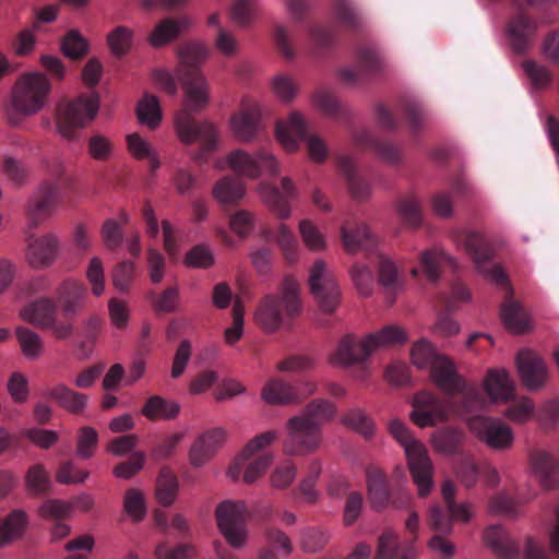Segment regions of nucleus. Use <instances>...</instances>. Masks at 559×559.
<instances>
[{"instance_id":"nucleus-1","label":"nucleus","mask_w":559,"mask_h":559,"mask_svg":"<svg viewBox=\"0 0 559 559\" xmlns=\"http://www.w3.org/2000/svg\"><path fill=\"white\" fill-rule=\"evenodd\" d=\"M413 364L418 368H429L435 383L447 397L440 399L430 392L417 393L414 397V409L411 419L420 428L437 425L450 417V408L453 406L454 393L463 394V404L466 409L479 408L485 400L479 391L469 385L460 376L454 364L445 356L439 355L427 340H420L412 347Z\"/></svg>"},{"instance_id":"nucleus-2","label":"nucleus","mask_w":559,"mask_h":559,"mask_svg":"<svg viewBox=\"0 0 559 559\" xmlns=\"http://www.w3.org/2000/svg\"><path fill=\"white\" fill-rule=\"evenodd\" d=\"M179 66L177 76L181 82L186 95L185 108L175 119L178 136L186 144L201 142V151L197 160H203L206 155L216 148L217 132L210 122H198L192 112L204 109L209 102V84L200 72L199 67L209 57L207 48L199 43H188L178 50Z\"/></svg>"},{"instance_id":"nucleus-3","label":"nucleus","mask_w":559,"mask_h":559,"mask_svg":"<svg viewBox=\"0 0 559 559\" xmlns=\"http://www.w3.org/2000/svg\"><path fill=\"white\" fill-rule=\"evenodd\" d=\"M476 265L477 271L487 280L507 289L508 299L501 306V319L512 333H524L528 329L527 314L523 307L512 298V288L508 277L499 264H491L493 249L488 240L478 231L461 230L454 236Z\"/></svg>"},{"instance_id":"nucleus-4","label":"nucleus","mask_w":559,"mask_h":559,"mask_svg":"<svg viewBox=\"0 0 559 559\" xmlns=\"http://www.w3.org/2000/svg\"><path fill=\"white\" fill-rule=\"evenodd\" d=\"M335 413L336 407L330 401L317 399L308 403L287 420L283 452L296 456L314 452L322 441V425L333 419Z\"/></svg>"},{"instance_id":"nucleus-5","label":"nucleus","mask_w":559,"mask_h":559,"mask_svg":"<svg viewBox=\"0 0 559 559\" xmlns=\"http://www.w3.org/2000/svg\"><path fill=\"white\" fill-rule=\"evenodd\" d=\"M51 84L43 73H26L15 82L7 118L11 126H17L25 117L38 112L45 105Z\"/></svg>"},{"instance_id":"nucleus-6","label":"nucleus","mask_w":559,"mask_h":559,"mask_svg":"<svg viewBox=\"0 0 559 559\" xmlns=\"http://www.w3.org/2000/svg\"><path fill=\"white\" fill-rule=\"evenodd\" d=\"M299 283L286 276L278 295H266L255 311L257 323L266 332H275L287 318H294L301 310Z\"/></svg>"},{"instance_id":"nucleus-7","label":"nucleus","mask_w":559,"mask_h":559,"mask_svg":"<svg viewBox=\"0 0 559 559\" xmlns=\"http://www.w3.org/2000/svg\"><path fill=\"white\" fill-rule=\"evenodd\" d=\"M389 431L404 449L408 468L417 486L418 495L426 497L433 486V467L427 449L413 437L409 429L400 419H393L389 423Z\"/></svg>"},{"instance_id":"nucleus-8","label":"nucleus","mask_w":559,"mask_h":559,"mask_svg":"<svg viewBox=\"0 0 559 559\" xmlns=\"http://www.w3.org/2000/svg\"><path fill=\"white\" fill-rule=\"evenodd\" d=\"M407 341L404 330L396 325H388L382 330L368 334L362 341L350 335L344 336L332 357L333 364L354 365L366 360L374 350Z\"/></svg>"},{"instance_id":"nucleus-9","label":"nucleus","mask_w":559,"mask_h":559,"mask_svg":"<svg viewBox=\"0 0 559 559\" xmlns=\"http://www.w3.org/2000/svg\"><path fill=\"white\" fill-rule=\"evenodd\" d=\"M278 142L288 152H295L299 142H305L308 154L316 163H322L328 157V147L324 141L309 132L308 123L297 111L289 114L287 119L280 120L275 128Z\"/></svg>"},{"instance_id":"nucleus-10","label":"nucleus","mask_w":559,"mask_h":559,"mask_svg":"<svg viewBox=\"0 0 559 559\" xmlns=\"http://www.w3.org/2000/svg\"><path fill=\"white\" fill-rule=\"evenodd\" d=\"M469 385L476 388L481 396L485 400V403L481 407L475 409H466L463 404V394L454 393V402L453 406L450 408L451 414L457 415H467L478 411L488 409L491 404L495 403H507L511 401L514 396L515 384L510 373L501 368H491L487 371L486 377L484 379V391L487 396L474 384L468 383Z\"/></svg>"},{"instance_id":"nucleus-11","label":"nucleus","mask_w":559,"mask_h":559,"mask_svg":"<svg viewBox=\"0 0 559 559\" xmlns=\"http://www.w3.org/2000/svg\"><path fill=\"white\" fill-rule=\"evenodd\" d=\"M99 108V96L80 95L78 98L63 102L57 108V126L59 132L67 139H72L78 129L84 128L93 120Z\"/></svg>"},{"instance_id":"nucleus-12","label":"nucleus","mask_w":559,"mask_h":559,"mask_svg":"<svg viewBox=\"0 0 559 559\" xmlns=\"http://www.w3.org/2000/svg\"><path fill=\"white\" fill-rule=\"evenodd\" d=\"M218 528L227 543L234 548H241L247 539V521L250 513L243 501H224L216 508Z\"/></svg>"},{"instance_id":"nucleus-13","label":"nucleus","mask_w":559,"mask_h":559,"mask_svg":"<svg viewBox=\"0 0 559 559\" xmlns=\"http://www.w3.org/2000/svg\"><path fill=\"white\" fill-rule=\"evenodd\" d=\"M471 432L493 450L503 451L513 444L512 429L499 418L475 415L467 419Z\"/></svg>"},{"instance_id":"nucleus-14","label":"nucleus","mask_w":559,"mask_h":559,"mask_svg":"<svg viewBox=\"0 0 559 559\" xmlns=\"http://www.w3.org/2000/svg\"><path fill=\"white\" fill-rule=\"evenodd\" d=\"M311 294L319 302L320 308L332 313L340 301V288L333 273L326 269L323 260H316L309 274Z\"/></svg>"},{"instance_id":"nucleus-15","label":"nucleus","mask_w":559,"mask_h":559,"mask_svg":"<svg viewBox=\"0 0 559 559\" xmlns=\"http://www.w3.org/2000/svg\"><path fill=\"white\" fill-rule=\"evenodd\" d=\"M227 162L234 171L249 178H258L263 173L272 176L280 173L277 160L266 148L259 150L254 155L239 148L228 155Z\"/></svg>"},{"instance_id":"nucleus-16","label":"nucleus","mask_w":559,"mask_h":559,"mask_svg":"<svg viewBox=\"0 0 559 559\" xmlns=\"http://www.w3.org/2000/svg\"><path fill=\"white\" fill-rule=\"evenodd\" d=\"M59 201V187L50 182L41 183L29 197L25 211L29 227L36 228L56 210Z\"/></svg>"},{"instance_id":"nucleus-17","label":"nucleus","mask_w":559,"mask_h":559,"mask_svg":"<svg viewBox=\"0 0 559 559\" xmlns=\"http://www.w3.org/2000/svg\"><path fill=\"white\" fill-rule=\"evenodd\" d=\"M516 367L523 385L530 391L542 389L548 379L544 359L531 349H522L516 355Z\"/></svg>"},{"instance_id":"nucleus-18","label":"nucleus","mask_w":559,"mask_h":559,"mask_svg":"<svg viewBox=\"0 0 559 559\" xmlns=\"http://www.w3.org/2000/svg\"><path fill=\"white\" fill-rule=\"evenodd\" d=\"M341 238L343 247L348 253L365 251L372 254L376 252L378 240L364 222L346 221L341 227Z\"/></svg>"},{"instance_id":"nucleus-19","label":"nucleus","mask_w":559,"mask_h":559,"mask_svg":"<svg viewBox=\"0 0 559 559\" xmlns=\"http://www.w3.org/2000/svg\"><path fill=\"white\" fill-rule=\"evenodd\" d=\"M537 23L528 14L519 11L509 21L507 35L514 52L522 55L532 46Z\"/></svg>"},{"instance_id":"nucleus-20","label":"nucleus","mask_w":559,"mask_h":559,"mask_svg":"<svg viewBox=\"0 0 559 559\" xmlns=\"http://www.w3.org/2000/svg\"><path fill=\"white\" fill-rule=\"evenodd\" d=\"M261 108L257 103L243 104L240 111L230 119L234 135L242 142H250L260 130Z\"/></svg>"},{"instance_id":"nucleus-21","label":"nucleus","mask_w":559,"mask_h":559,"mask_svg":"<svg viewBox=\"0 0 559 559\" xmlns=\"http://www.w3.org/2000/svg\"><path fill=\"white\" fill-rule=\"evenodd\" d=\"M45 396L72 415L83 414L88 403L87 394L75 391L63 382H58L49 388L45 392Z\"/></svg>"},{"instance_id":"nucleus-22","label":"nucleus","mask_w":559,"mask_h":559,"mask_svg":"<svg viewBox=\"0 0 559 559\" xmlns=\"http://www.w3.org/2000/svg\"><path fill=\"white\" fill-rule=\"evenodd\" d=\"M530 465L544 488L550 489L558 484L559 462L550 452L540 449L531 451Z\"/></svg>"},{"instance_id":"nucleus-23","label":"nucleus","mask_w":559,"mask_h":559,"mask_svg":"<svg viewBox=\"0 0 559 559\" xmlns=\"http://www.w3.org/2000/svg\"><path fill=\"white\" fill-rule=\"evenodd\" d=\"M378 283L383 289L386 302L392 305L396 295L403 289L404 281L395 263L388 257L376 253Z\"/></svg>"},{"instance_id":"nucleus-24","label":"nucleus","mask_w":559,"mask_h":559,"mask_svg":"<svg viewBox=\"0 0 559 559\" xmlns=\"http://www.w3.org/2000/svg\"><path fill=\"white\" fill-rule=\"evenodd\" d=\"M282 189L285 195L275 186L262 185L261 195L275 215L280 218H287L290 215V206L287 199L296 195V187L288 177H283Z\"/></svg>"},{"instance_id":"nucleus-25","label":"nucleus","mask_w":559,"mask_h":559,"mask_svg":"<svg viewBox=\"0 0 559 559\" xmlns=\"http://www.w3.org/2000/svg\"><path fill=\"white\" fill-rule=\"evenodd\" d=\"M379 68L377 52L368 47H361L357 51V66L340 70V79L348 85L361 83L369 74L374 73Z\"/></svg>"},{"instance_id":"nucleus-26","label":"nucleus","mask_w":559,"mask_h":559,"mask_svg":"<svg viewBox=\"0 0 559 559\" xmlns=\"http://www.w3.org/2000/svg\"><path fill=\"white\" fill-rule=\"evenodd\" d=\"M484 542L499 559L520 558L519 544L500 525H491L487 527L484 532Z\"/></svg>"},{"instance_id":"nucleus-27","label":"nucleus","mask_w":559,"mask_h":559,"mask_svg":"<svg viewBox=\"0 0 559 559\" xmlns=\"http://www.w3.org/2000/svg\"><path fill=\"white\" fill-rule=\"evenodd\" d=\"M225 437V431L222 428H214L202 433L190 449L191 464L197 467L205 464L223 444Z\"/></svg>"},{"instance_id":"nucleus-28","label":"nucleus","mask_w":559,"mask_h":559,"mask_svg":"<svg viewBox=\"0 0 559 559\" xmlns=\"http://www.w3.org/2000/svg\"><path fill=\"white\" fill-rule=\"evenodd\" d=\"M86 296L85 286L75 281H64L57 289V299L66 318L74 317L81 311Z\"/></svg>"},{"instance_id":"nucleus-29","label":"nucleus","mask_w":559,"mask_h":559,"mask_svg":"<svg viewBox=\"0 0 559 559\" xmlns=\"http://www.w3.org/2000/svg\"><path fill=\"white\" fill-rule=\"evenodd\" d=\"M368 498L372 508L380 511L390 504L391 496L385 474L377 466L366 469Z\"/></svg>"},{"instance_id":"nucleus-30","label":"nucleus","mask_w":559,"mask_h":559,"mask_svg":"<svg viewBox=\"0 0 559 559\" xmlns=\"http://www.w3.org/2000/svg\"><path fill=\"white\" fill-rule=\"evenodd\" d=\"M58 240L52 235H46L29 241L26 258L35 269L49 265L56 258Z\"/></svg>"},{"instance_id":"nucleus-31","label":"nucleus","mask_w":559,"mask_h":559,"mask_svg":"<svg viewBox=\"0 0 559 559\" xmlns=\"http://www.w3.org/2000/svg\"><path fill=\"white\" fill-rule=\"evenodd\" d=\"M336 164L347 181L352 197L358 201L367 200L371 194V186L358 174L353 159L349 156L340 155Z\"/></svg>"},{"instance_id":"nucleus-32","label":"nucleus","mask_w":559,"mask_h":559,"mask_svg":"<svg viewBox=\"0 0 559 559\" xmlns=\"http://www.w3.org/2000/svg\"><path fill=\"white\" fill-rule=\"evenodd\" d=\"M353 139L358 146L372 148L378 157L388 164L395 165L402 159L401 151L395 145L388 141L376 140L366 130L356 131Z\"/></svg>"},{"instance_id":"nucleus-33","label":"nucleus","mask_w":559,"mask_h":559,"mask_svg":"<svg viewBox=\"0 0 559 559\" xmlns=\"http://www.w3.org/2000/svg\"><path fill=\"white\" fill-rule=\"evenodd\" d=\"M57 314V306L51 298H39L26 306L22 311V317L31 324L47 329L53 323Z\"/></svg>"},{"instance_id":"nucleus-34","label":"nucleus","mask_w":559,"mask_h":559,"mask_svg":"<svg viewBox=\"0 0 559 559\" xmlns=\"http://www.w3.org/2000/svg\"><path fill=\"white\" fill-rule=\"evenodd\" d=\"M419 261L426 277L431 283L439 281L443 266L449 265L452 269L457 267L456 261L441 249L423 251L419 255Z\"/></svg>"},{"instance_id":"nucleus-35","label":"nucleus","mask_w":559,"mask_h":559,"mask_svg":"<svg viewBox=\"0 0 559 559\" xmlns=\"http://www.w3.org/2000/svg\"><path fill=\"white\" fill-rule=\"evenodd\" d=\"M189 25L190 21L186 16L179 20L166 17L154 27L148 41L153 47H162L175 40Z\"/></svg>"},{"instance_id":"nucleus-36","label":"nucleus","mask_w":559,"mask_h":559,"mask_svg":"<svg viewBox=\"0 0 559 559\" xmlns=\"http://www.w3.org/2000/svg\"><path fill=\"white\" fill-rule=\"evenodd\" d=\"M180 413V405L160 395H152L144 403L141 414L150 420H173Z\"/></svg>"},{"instance_id":"nucleus-37","label":"nucleus","mask_w":559,"mask_h":559,"mask_svg":"<svg viewBox=\"0 0 559 559\" xmlns=\"http://www.w3.org/2000/svg\"><path fill=\"white\" fill-rule=\"evenodd\" d=\"M374 559H416V551L413 546L401 547L397 535L388 530L379 537Z\"/></svg>"},{"instance_id":"nucleus-38","label":"nucleus","mask_w":559,"mask_h":559,"mask_svg":"<svg viewBox=\"0 0 559 559\" xmlns=\"http://www.w3.org/2000/svg\"><path fill=\"white\" fill-rule=\"evenodd\" d=\"M277 432L274 430L263 432L251 439L236 459V461L228 468V476L236 480L239 478L243 463L249 460L257 451L267 447L277 439Z\"/></svg>"},{"instance_id":"nucleus-39","label":"nucleus","mask_w":559,"mask_h":559,"mask_svg":"<svg viewBox=\"0 0 559 559\" xmlns=\"http://www.w3.org/2000/svg\"><path fill=\"white\" fill-rule=\"evenodd\" d=\"M261 396L269 404H290L301 399L294 386L281 379H271L263 386Z\"/></svg>"},{"instance_id":"nucleus-40","label":"nucleus","mask_w":559,"mask_h":559,"mask_svg":"<svg viewBox=\"0 0 559 559\" xmlns=\"http://www.w3.org/2000/svg\"><path fill=\"white\" fill-rule=\"evenodd\" d=\"M27 516L23 510H14L0 521V548L20 539L26 528Z\"/></svg>"},{"instance_id":"nucleus-41","label":"nucleus","mask_w":559,"mask_h":559,"mask_svg":"<svg viewBox=\"0 0 559 559\" xmlns=\"http://www.w3.org/2000/svg\"><path fill=\"white\" fill-rule=\"evenodd\" d=\"M245 186L239 178L224 177L213 187V198L222 205L237 203L245 195Z\"/></svg>"},{"instance_id":"nucleus-42","label":"nucleus","mask_w":559,"mask_h":559,"mask_svg":"<svg viewBox=\"0 0 559 559\" xmlns=\"http://www.w3.org/2000/svg\"><path fill=\"white\" fill-rule=\"evenodd\" d=\"M463 438L464 435L461 429L443 427L432 433L431 442L437 452L452 455L459 452Z\"/></svg>"},{"instance_id":"nucleus-43","label":"nucleus","mask_w":559,"mask_h":559,"mask_svg":"<svg viewBox=\"0 0 559 559\" xmlns=\"http://www.w3.org/2000/svg\"><path fill=\"white\" fill-rule=\"evenodd\" d=\"M15 335L22 354L29 360L39 358L44 353V342L38 333L26 326H17Z\"/></svg>"},{"instance_id":"nucleus-44","label":"nucleus","mask_w":559,"mask_h":559,"mask_svg":"<svg viewBox=\"0 0 559 559\" xmlns=\"http://www.w3.org/2000/svg\"><path fill=\"white\" fill-rule=\"evenodd\" d=\"M178 480L176 475L167 467L160 469L157 481L155 496L157 501L168 507L170 506L177 495Z\"/></svg>"},{"instance_id":"nucleus-45","label":"nucleus","mask_w":559,"mask_h":559,"mask_svg":"<svg viewBox=\"0 0 559 559\" xmlns=\"http://www.w3.org/2000/svg\"><path fill=\"white\" fill-rule=\"evenodd\" d=\"M397 213L405 225L418 228L423 224L421 204L415 195H404L397 201Z\"/></svg>"},{"instance_id":"nucleus-46","label":"nucleus","mask_w":559,"mask_h":559,"mask_svg":"<svg viewBox=\"0 0 559 559\" xmlns=\"http://www.w3.org/2000/svg\"><path fill=\"white\" fill-rule=\"evenodd\" d=\"M136 114L141 123L148 126L151 129L156 128L162 119L157 97L145 94L138 104Z\"/></svg>"},{"instance_id":"nucleus-47","label":"nucleus","mask_w":559,"mask_h":559,"mask_svg":"<svg viewBox=\"0 0 559 559\" xmlns=\"http://www.w3.org/2000/svg\"><path fill=\"white\" fill-rule=\"evenodd\" d=\"M330 540V533L323 527L308 526L300 532V546L306 552L322 550Z\"/></svg>"},{"instance_id":"nucleus-48","label":"nucleus","mask_w":559,"mask_h":559,"mask_svg":"<svg viewBox=\"0 0 559 559\" xmlns=\"http://www.w3.org/2000/svg\"><path fill=\"white\" fill-rule=\"evenodd\" d=\"M401 111L405 116L412 134L416 135L426 122L427 115L424 106L415 99L406 98L401 104Z\"/></svg>"},{"instance_id":"nucleus-49","label":"nucleus","mask_w":559,"mask_h":559,"mask_svg":"<svg viewBox=\"0 0 559 559\" xmlns=\"http://www.w3.org/2000/svg\"><path fill=\"white\" fill-rule=\"evenodd\" d=\"M61 50L66 57L72 60H81L88 53V43L79 31L72 29L63 37Z\"/></svg>"},{"instance_id":"nucleus-50","label":"nucleus","mask_w":559,"mask_h":559,"mask_svg":"<svg viewBox=\"0 0 559 559\" xmlns=\"http://www.w3.org/2000/svg\"><path fill=\"white\" fill-rule=\"evenodd\" d=\"M333 12L337 22L347 29H358L362 20L348 0H334Z\"/></svg>"},{"instance_id":"nucleus-51","label":"nucleus","mask_w":559,"mask_h":559,"mask_svg":"<svg viewBox=\"0 0 559 559\" xmlns=\"http://www.w3.org/2000/svg\"><path fill=\"white\" fill-rule=\"evenodd\" d=\"M133 33L126 26H117L107 35V43L112 55L124 56L132 47Z\"/></svg>"},{"instance_id":"nucleus-52","label":"nucleus","mask_w":559,"mask_h":559,"mask_svg":"<svg viewBox=\"0 0 559 559\" xmlns=\"http://www.w3.org/2000/svg\"><path fill=\"white\" fill-rule=\"evenodd\" d=\"M313 104L330 117L343 118L346 115L345 109L335 98V96L326 90H318L312 95Z\"/></svg>"},{"instance_id":"nucleus-53","label":"nucleus","mask_w":559,"mask_h":559,"mask_svg":"<svg viewBox=\"0 0 559 559\" xmlns=\"http://www.w3.org/2000/svg\"><path fill=\"white\" fill-rule=\"evenodd\" d=\"M98 444V432L90 426H83L78 431L76 454L81 459L93 456Z\"/></svg>"},{"instance_id":"nucleus-54","label":"nucleus","mask_w":559,"mask_h":559,"mask_svg":"<svg viewBox=\"0 0 559 559\" xmlns=\"http://www.w3.org/2000/svg\"><path fill=\"white\" fill-rule=\"evenodd\" d=\"M266 548L273 549L278 555L289 556L293 552V543L289 536L275 526H269L264 532Z\"/></svg>"},{"instance_id":"nucleus-55","label":"nucleus","mask_w":559,"mask_h":559,"mask_svg":"<svg viewBox=\"0 0 559 559\" xmlns=\"http://www.w3.org/2000/svg\"><path fill=\"white\" fill-rule=\"evenodd\" d=\"M283 251L285 259L293 262L297 257V240L293 231L285 225L280 224L274 235L271 236Z\"/></svg>"},{"instance_id":"nucleus-56","label":"nucleus","mask_w":559,"mask_h":559,"mask_svg":"<svg viewBox=\"0 0 559 559\" xmlns=\"http://www.w3.org/2000/svg\"><path fill=\"white\" fill-rule=\"evenodd\" d=\"M26 486L35 495L47 492L50 486V478L43 464L31 466L26 473Z\"/></svg>"},{"instance_id":"nucleus-57","label":"nucleus","mask_w":559,"mask_h":559,"mask_svg":"<svg viewBox=\"0 0 559 559\" xmlns=\"http://www.w3.org/2000/svg\"><path fill=\"white\" fill-rule=\"evenodd\" d=\"M7 390L14 403H25L29 396L27 378L22 372L14 371L8 380Z\"/></svg>"},{"instance_id":"nucleus-58","label":"nucleus","mask_w":559,"mask_h":559,"mask_svg":"<svg viewBox=\"0 0 559 559\" xmlns=\"http://www.w3.org/2000/svg\"><path fill=\"white\" fill-rule=\"evenodd\" d=\"M343 424L365 438H370L373 435V424L370 418L360 409H350L344 417Z\"/></svg>"},{"instance_id":"nucleus-59","label":"nucleus","mask_w":559,"mask_h":559,"mask_svg":"<svg viewBox=\"0 0 559 559\" xmlns=\"http://www.w3.org/2000/svg\"><path fill=\"white\" fill-rule=\"evenodd\" d=\"M100 237L107 249H118L123 241L121 224L112 218L106 219L100 228Z\"/></svg>"},{"instance_id":"nucleus-60","label":"nucleus","mask_w":559,"mask_h":559,"mask_svg":"<svg viewBox=\"0 0 559 559\" xmlns=\"http://www.w3.org/2000/svg\"><path fill=\"white\" fill-rule=\"evenodd\" d=\"M299 231L307 248L319 251L325 248V239L318 227L308 219L299 224Z\"/></svg>"},{"instance_id":"nucleus-61","label":"nucleus","mask_w":559,"mask_h":559,"mask_svg":"<svg viewBox=\"0 0 559 559\" xmlns=\"http://www.w3.org/2000/svg\"><path fill=\"white\" fill-rule=\"evenodd\" d=\"M523 70L535 88H545L551 83L552 75L550 71L535 61H524Z\"/></svg>"},{"instance_id":"nucleus-62","label":"nucleus","mask_w":559,"mask_h":559,"mask_svg":"<svg viewBox=\"0 0 559 559\" xmlns=\"http://www.w3.org/2000/svg\"><path fill=\"white\" fill-rule=\"evenodd\" d=\"M134 269L135 265L131 261H122L114 267L112 284L119 292L127 293L130 289Z\"/></svg>"},{"instance_id":"nucleus-63","label":"nucleus","mask_w":559,"mask_h":559,"mask_svg":"<svg viewBox=\"0 0 559 559\" xmlns=\"http://www.w3.org/2000/svg\"><path fill=\"white\" fill-rule=\"evenodd\" d=\"M123 509L133 521L139 522L143 520L146 510L142 492L138 489L127 490L123 500Z\"/></svg>"},{"instance_id":"nucleus-64","label":"nucleus","mask_w":559,"mask_h":559,"mask_svg":"<svg viewBox=\"0 0 559 559\" xmlns=\"http://www.w3.org/2000/svg\"><path fill=\"white\" fill-rule=\"evenodd\" d=\"M257 0H236L230 10L231 20L239 26H247L253 20Z\"/></svg>"}]
</instances>
